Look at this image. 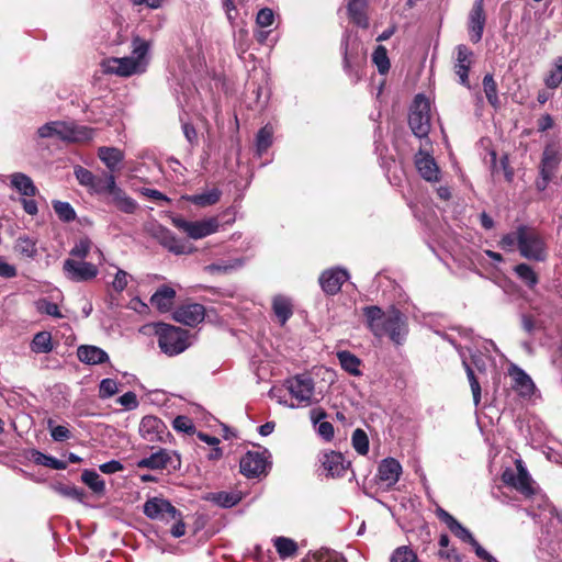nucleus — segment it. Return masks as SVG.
I'll list each match as a JSON object with an SVG mask.
<instances>
[{"instance_id":"f257e3e1","label":"nucleus","mask_w":562,"mask_h":562,"mask_svg":"<svg viewBox=\"0 0 562 562\" xmlns=\"http://www.w3.org/2000/svg\"><path fill=\"white\" fill-rule=\"evenodd\" d=\"M367 326L378 338L387 336L394 344L401 345L408 333L405 315L396 310L383 311L376 305L363 307Z\"/></svg>"},{"instance_id":"f03ea898","label":"nucleus","mask_w":562,"mask_h":562,"mask_svg":"<svg viewBox=\"0 0 562 562\" xmlns=\"http://www.w3.org/2000/svg\"><path fill=\"white\" fill-rule=\"evenodd\" d=\"M132 56L106 59L103 63L104 71L122 77L144 72L147 66L149 44L140 37H135L132 41Z\"/></svg>"},{"instance_id":"7ed1b4c3","label":"nucleus","mask_w":562,"mask_h":562,"mask_svg":"<svg viewBox=\"0 0 562 562\" xmlns=\"http://www.w3.org/2000/svg\"><path fill=\"white\" fill-rule=\"evenodd\" d=\"M41 138H52L67 143L88 142L93 138L94 130L64 121H53L37 130Z\"/></svg>"},{"instance_id":"20e7f679","label":"nucleus","mask_w":562,"mask_h":562,"mask_svg":"<svg viewBox=\"0 0 562 562\" xmlns=\"http://www.w3.org/2000/svg\"><path fill=\"white\" fill-rule=\"evenodd\" d=\"M284 385L295 403H288L286 400H282L281 396L276 394L277 391L272 389L270 394L271 396L277 397L280 404L290 408H295L306 407L314 403L315 383L310 375L296 374L286 379Z\"/></svg>"},{"instance_id":"39448f33","label":"nucleus","mask_w":562,"mask_h":562,"mask_svg":"<svg viewBox=\"0 0 562 562\" xmlns=\"http://www.w3.org/2000/svg\"><path fill=\"white\" fill-rule=\"evenodd\" d=\"M519 254L521 257L537 262L546 261L548 247L543 237L533 228L520 225Z\"/></svg>"},{"instance_id":"423d86ee","label":"nucleus","mask_w":562,"mask_h":562,"mask_svg":"<svg viewBox=\"0 0 562 562\" xmlns=\"http://www.w3.org/2000/svg\"><path fill=\"white\" fill-rule=\"evenodd\" d=\"M156 334L158 346L168 356H176L183 352L188 347V331L167 324H158Z\"/></svg>"},{"instance_id":"0eeeda50","label":"nucleus","mask_w":562,"mask_h":562,"mask_svg":"<svg viewBox=\"0 0 562 562\" xmlns=\"http://www.w3.org/2000/svg\"><path fill=\"white\" fill-rule=\"evenodd\" d=\"M408 124L418 138L427 137L430 132V102L424 94H417L411 106Z\"/></svg>"},{"instance_id":"6e6552de","label":"nucleus","mask_w":562,"mask_h":562,"mask_svg":"<svg viewBox=\"0 0 562 562\" xmlns=\"http://www.w3.org/2000/svg\"><path fill=\"white\" fill-rule=\"evenodd\" d=\"M172 224L184 232L192 239H201L216 233L220 228L217 217H209L200 221H187L180 216L171 218Z\"/></svg>"},{"instance_id":"1a4fd4ad","label":"nucleus","mask_w":562,"mask_h":562,"mask_svg":"<svg viewBox=\"0 0 562 562\" xmlns=\"http://www.w3.org/2000/svg\"><path fill=\"white\" fill-rule=\"evenodd\" d=\"M63 272L67 280L71 282H89L93 280L98 273V266L86 260H77L67 258L63 263Z\"/></svg>"},{"instance_id":"9d476101","label":"nucleus","mask_w":562,"mask_h":562,"mask_svg":"<svg viewBox=\"0 0 562 562\" xmlns=\"http://www.w3.org/2000/svg\"><path fill=\"white\" fill-rule=\"evenodd\" d=\"M181 465V460L176 451L159 449L151 453L149 457L143 458L137 462L140 469L151 470H178Z\"/></svg>"},{"instance_id":"9b49d317","label":"nucleus","mask_w":562,"mask_h":562,"mask_svg":"<svg viewBox=\"0 0 562 562\" xmlns=\"http://www.w3.org/2000/svg\"><path fill=\"white\" fill-rule=\"evenodd\" d=\"M143 512L146 517L154 520H170L181 516V513L167 499L151 497L144 504Z\"/></svg>"},{"instance_id":"f8f14e48","label":"nucleus","mask_w":562,"mask_h":562,"mask_svg":"<svg viewBox=\"0 0 562 562\" xmlns=\"http://www.w3.org/2000/svg\"><path fill=\"white\" fill-rule=\"evenodd\" d=\"M268 451H248L239 462L240 472L247 477H259L267 473Z\"/></svg>"},{"instance_id":"ddd939ff","label":"nucleus","mask_w":562,"mask_h":562,"mask_svg":"<svg viewBox=\"0 0 562 562\" xmlns=\"http://www.w3.org/2000/svg\"><path fill=\"white\" fill-rule=\"evenodd\" d=\"M349 279V273L342 268H330L319 276V285L327 295L337 294L342 284Z\"/></svg>"},{"instance_id":"4468645a","label":"nucleus","mask_w":562,"mask_h":562,"mask_svg":"<svg viewBox=\"0 0 562 562\" xmlns=\"http://www.w3.org/2000/svg\"><path fill=\"white\" fill-rule=\"evenodd\" d=\"M158 243L176 255L190 254L192 246L184 240L178 238L171 231L166 227L159 226L154 233Z\"/></svg>"},{"instance_id":"2eb2a0df","label":"nucleus","mask_w":562,"mask_h":562,"mask_svg":"<svg viewBox=\"0 0 562 562\" xmlns=\"http://www.w3.org/2000/svg\"><path fill=\"white\" fill-rule=\"evenodd\" d=\"M322 465L328 476L341 477L350 468V461L346 460L344 454L336 451H326L321 458Z\"/></svg>"},{"instance_id":"dca6fc26","label":"nucleus","mask_w":562,"mask_h":562,"mask_svg":"<svg viewBox=\"0 0 562 562\" xmlns=\"http://www.w3.org/2000/svg\"><path fill=\"white\" fill-rule=\"evenodd\" d=\"M111 187L106 195L109 196L108 203L113 204L119 211L133 214L137 209V202L126 194V192L117 186L116 180H111Z\"/></svg>"},{"instance_id":"f3484780","label":"nucleus","mask_w":562,"mask_h":562,"mask_svg":"<svg viewBox=\"0 0 562 562\" xmlns=\"http://www.w3.org/2000/svg\"><path fill=\"white\" fill-rule=\"evenodd\" d=\"M484 0H475L469 14V35L473 43L482 40L486 15L483 8Z\"/></svg>"},{"instance_id":"a211bd4d","label":"nucleus","mask_w":562,"mask_h":562,"mask_svg":"<svg viewBox=\"0 0 562 562\" xmlns=\"http://www.w3.org/2000/svg\"><path fill=\"white\" fill-rule=\"evenodd\" d=\"M205 316V308L198 303L187 304L178 307L173 313V318L188 326H196Z\"/></svg>"},{"instance_id":"6ab92c4d","label":"nucleus","mask_w":562,"mask_h":562,"mask_svg":"<svg viewBox=\"0 0 562 562\" xmlns=\"http://www.w3.org/2000/svg\"><path fill=\"white\" fill-rule=\"evenodd\" d=\"M562 161V150L554 144H547L543 148L539 164V172L555 176Z\"/></svg>"},{"instance_id":"aec40b11","label":"nucleus","mask_w":562,"mask_h":562,"mask_svg":"<svg viewBox=\"0 0 562 562\" xmlns=\"http://www.w3.org/2000/svg\"><path fill=\"white\" fill-rule=\"evenodd\" d=\"M415 165L420 177L426 181L437 182L439 180L440 170L430 155L420 150L415 157Z\"/></svg>"},{"instance_id":"412c9836","label":"nucleus","mask_w":562,"mask_h":562,"mask_svg":"<svg viewBox=\"0 0 562 562\" xmlns=\"http://www.w3.org/2000/svg\"><path fill=\"white\" fill-rule=\"evenodd\" d=\"M513 379L512 387L522 397H530L536 389L531 378L519 367L513 364L509 368Z\"/></svg>"},{"instance_id":"4be33fe9","label":"nucleus","mask_w":562,"mask_h":562,"mask_svg":"<svg viewBox=\"0 0 562 562\" xmlns=\"http://www.w3.org/2000/svg\"><path fill=\"white\" fill-rule=\"evenodd\" d=\"M436 516L440 519L449 530L458 537L461 541L467 543L474 542V537L465 527H463L452 515H450L447 510L441 507L436 509Z\"/></svg>"},{"instance_id":"5701e85b","label":"nucleus","mask_w":562,"mask_h":562,"mask_svg":"<svg viewBox=\"0 0 562 562\" xmlns=\"http://www.w3.org/2000/svg\"><path fill=\"white\" fill-rule=\"evenodd\" d=\"M402 474V465L394 458H386L381 461L378 468V476L389 487L395 485Z\"/></svg>"},{"instance_id":"b1692460","label":"nucleus","mask_w":562,"mask_h":562,"mask_svg":"<svg viewBox=\"0 0 562 562\" xmlns=\"http://www.w3.org/2000/svg\"><path fill=\"white\" fill-rule=\"evenodd\" d=\"M78 359L89 366L106 363L110 357L105 350L93 345H81L77 349Z\"/></svg>"},{"instance_id":"393cba45","label":"nucleus","mask_w":562,"mask_h":562,"mask_svg":"<svg viewBox=\"0 0 562 562\" xmlns=\"http://www.w3.org/2000/svg\"><path fill=\"white\" fill-rule=\"evenodd\" d=\"M472 50L465 45H459L457 47V61L454 65V71L459 76L460 83L469 87V70L472 64Z\"/></svg>"},{"instance_id":"a878e982","label":"nucleus","mask_w":562,"mask_h":562,"mask_svg":"<svg viewBox=\"0 0 562 562\" xmlns=\"http://www.w3.org/2000/svg\"><path fill=\"white\" fill-rule=\"evenodd\" d=\"M176 296V291L168 286L161 285L150 297V303L155 306L159 312L166 313L169 312L173 305V300Z\"/></svg>"},{"instance_id":"bb28decb","label":"nucleus","mask_w":562,"mask_h":562,"mask_svg":"<svg viewBox=\"0 0 562 562\" xmlns=\"http://www.w3.org/2000/svg\"><path fill=\"white\" fill-rule=\"evenodd\" d=\"M518 473L515 474L513 471L507 470L503 473V481L514 486L516 490L522 492V493H529L531 491L530 488V477L527 473V471L521 467V464H518Z\"/></svg>"},{"instance_id":"cd10ccee","label":"nucleus","mask_w":562,"mask_h":562,"mask_svg":"<svg viewBox=\"0 0 562 562\" xmlns=\"http://www.w3.org/2000/svg\"><path fill=\"white\" fill-rule=\"evenodd\" d=\"M10 186L23 196H35L38 192L31 177L23 172H14L10 176Z\"/></svg>"},{"instance_id":"c85d7f7f","label":"nucleus","mask_w":562,"mask_h":562,"mask_svg":"<svg viewBox=\"0 0 562 562\" xmlns=\"http://www.w3.org/2000/svg\"><path fill=\"white\" fill-rule=\"evenodd\" d=\"M368 2L366 0H349L347 10L350 20L360 27H368Z\"/></svg>"},{"instance_id":"c756f323","label":"nucleus","mask_w":562,"mask_h":562,"mask_svg":"<svg viewBox=\"0 0 562 562\" xmlns=\"http://www.w3.org/2000/svg\"><path fill=\"white\" fill-rule=\"evenodd\" d=\"M98 157L112 173L123 161L124 153L116 147L103 146L98 149Z\"/></svg>"},{"instance_id":"7c9ffc66","label":"nucleus","mask_w":562,"mask_h":562,"mask_svg":"<svg viewBox=\"0 0 562 562\" xmlns=\"http://www.w3.org/2000/svg\"><path fill=\"white\" fill-rule=\"evenodd\" d=\"M164 423L155 416H145L142 418L139 425L140 436L149 441H154L155 438L162 432Z\"/></svg>"},{"instance_id":"2f4dec72","label":"nucleus","mask_w":562,"mask_h":562,"mask_svg":"<svg viewBox=\"0 0 562 562\" xmlns=\"http://www.w3.org/2000/svg\"><path fill=\"white\" fill-rule=\"evenodd\" d=\"M272 310L281 325H284L293 314V305L291 300L283 295H277L273 299Z\"/></svg>"},{"instance_id":"473e14b6","label":"nucleus","mask_w":562,"mask_h":562,"mask_svg":"<svg viewBox=\"0 0 562 562\" xmlns=\"http://www.w3.org/2000/svg\"><path fill=\"white\" fill-rule=\"evenodd\" d=\"M221 195L222 191L217 188H213L199 194L188 195L186 199L194 205L205 207L217 203L221 199Z\"/></svg>"},{"instance_id":"72a5a7b5","label":"nucleus","mask_w":562,"mask_h":562,"mask_svg":"<svg viewBox=\"0 0 562 562\" xmlns=\"http://www.w3.org/2000/svg\"><path fill=\"white\" fill-rule=\"evenodd\" d=\"M337 358L339 360L341 368L346 372L355 376L361 374V371L359 369L361 361L357 356H355L350 351L342 350L337 352Z\"/></svg>"},{"instance_id":"f704fd0d","label":"nucleus","mask_w":562,"mask_h":562,"mask_svg":"<svg viewBox=\"0 0 562 562\" xmlns=\"http://www.w3.org/2000/svg\"><path fill=\"white\" fill-rule=\"evenodd\" d=\"M273 133V127L270 124L265 125L258 131L256 136V150L259 156L266 153L272 145Z\"/></svg>"},{"instance_id":"c9c22d12","label":"nucleus","mask_w":562,"mask_h":562,"mask_svg":"<svg viewBox=\"0 0 562 562\" xmlns=\"http://www.w3.org/2000/svg\"><path fill=\"white\" fill-rule=\"evenodd\" d=\"M209 499L221 507L229 508L241 501V495L239 492H217L212 493Z\"/></svg>"},{"instance_id":"e433bc0d","label":"nucleus","mask_w":562,"mask_h":562,"mask_svg":"<svg viewBox=\"0 0 562 562\" xmlns=\"http://www.w3.org/2000/svg\"><path fill=\"white\" fill-rule=\"evenodd\" d=\"M31 350L35 353H48L53 350L52 335L48 331L37 333L32 342Z\"/></svg>"},{"instance_id":"4c0bfd02","label":"nucleus","mask_w":562,"mask_h":562,"mask_svg":"<svg viewBox=\"0 0 562 562\" xmlns=\"http://www.w3.org/2000/svg\"><path fill=\"white\" fill-rule=\"evenodd\" d=\"M31 457L36 464L44 465L54 470H64L66 469V463L61 460H58L55 457L47 456L38 450H31Z\"/></svg>"},{"instance_id":"58836bf2","label":"nucleus","mask_w":562,"mask_h":562,"mask_svg":"<svg viewBox=\"0 0 562 562\" xmlns=\"http://www.w3.org/2000/svg\"><path fill=\"white\" fill-rule=\"evenodd\" d=\"M273 543L278 554L282 559L293 557L297 551L296 542L286 537H276Z\"/></svg>"},{"instance_id":"ea45409f","label":"nucleus","mask_w":562,"mask_h":562,"mask_svg":"<svg viewBox=\"0 0 562 562\" xmlns=\"http://www.w3.org/2000/svg\"><path fill=\"white\" fill-rule=\"evenodd\" d=\"M111 180L115 181V177L111 172H104L102 176H95L89 193L95 195H106L111 187Z\"/></svg>"},{"instance_id":"a19ab883","label":"nucleus","mask_w":562,"mask_h":562,"mask_svg":"<svg viewBox=\"0 0 562 562\" xmlns=\"http://www.w3.org/2000/svg\"><path fill=\"white\" fill-rule=\"evenodd\" d=\"M82 482L89 486L94 493L103 494L105 491V482L94 470H85L81 474Z\"/></svg>"},{"instance_id":"79ce46f5","label":"nucleus","mask_w":562,"mask_h":562,"mask_svg":"<svg viewBox=\"0 0 562 562\" xmlns=\"http://www.w3.org/2000/svg\"><path fill=\"white\" fill-rule=\"evenodd\" d=\"M483 89L488 103L497 108L499 105V98L497 94V83L494 80L493 75L486 74L483 78Z\"/></svg>"},{"instance_id":"37998d69","label":"nucleus","mask_w":562,"mask_h":562,"mask_svg":"<svg viewBox=\"0 0 562 562\" xmlns=\"http://www.w3.org/2000/svg\"><path fill=\"white\" fill-rule=\"evenodd\" d=\"M516 276L529 288L538 283V277L533 269L527 263H519L514 268Z\"/></svg>"},{"instance_id":"c03bdc74","label":"nucleus","mask_w":562,"mask_h":562,"mask_svg":"<svg viewBox=\"0 0 562 562\" xmlns=\"http://www.w3.org/2000/svg\"><path fill=\"white\" fill-rule=\"evenodd\" d=\"M562 82V56L554 60L552 69L544 78V83L549 89H555Z\"/></svg>"},{"instance_id":"a18cd8bd","label":"nucleus","mask_w":562,"mask_h":562,"mask_svg":"<svg viewBox=\"0 0 562 562\" xmlns=\"http://www.w3.org/2000/svg\"><path fill=\"white\" fill-rule=\"evenodd\" d=\"M390 562H419V560L412 548L401 546L392 552Z\"/></svg>"},{"instance_id":"49530a36","label":"nucleus","mask_w":562,"mask_h":562,"mask_svg":"<svg viewBox=\"0 0 562 562\" xmlns=\"http://www.w3.org/2000/svg\"><path fill=\"white\" fill-rule=\"evenodd\" d=\"M351 442L353 449L361 456H366L369 451V438L364 430L357 428L352 432Z\"/></svg>"},{"instance_id":"de8ad7c7","label":"nucleus","mask_w":562,"mask_h":562,"mask_svg":"<svg viewBox=\"0 0 562 562\" xmlns=\"http://www.w3.org/2000/svg\"><path fill=\"white\" fill-rule=\"evenodd\" d=\"M372 60L376 66L380 74H386L390 69V60L387 57L386 48L382 45H379L372 55Z\"/></svg>"},{"instance_id":"09e8293b","label":"nucleus","mask_w":562,"mask_h":562,"mask_svg":"<svg viewBox=\"0 0 562 562\" xmlns=\"http://www.w3.org/2000/svg\"><path fill=\"white\" fill-rule=\"evenodd\" d=\"M92 243L88 237L78 240L75 246L70 249L69 255L77 260H85L91 249Z\"/></svg>"},{"instance_id":"8fccbe9b","label":"nucleus","mask_w":562,"mask_h":562,"mask_svg":"<svg viewBox=\"0 0 562 562\" xmlns=\"http://www.w3.org/2000/svg\"><path fill=\"white\" fill-rule=\"evenodd\" d=\"M53 207L59 220L64 222H71L76 218V212L68 202L55 201Z\"/></svg>"},{"instance_id":"3c124183","label":"nucleus","mask_w":562,"mask_h":562,"mask_svg":"<svg viewBox=\"0 0 562 562\" xmlns=\"http://www.w3.org/2000/svg\"><path fill=\"white\" fill-rule=\"evenodd\" d=\"M15 250L29 258H32L36 255L35 241L27 236H20L16 239Z\"/></svg>"},{"instance_id":"603ef678","label":"nucleus","mask_w":562,"mask_h":562,"mask_svg":"<svg viewBox=\"0 0 562 562\" xmlns=\"http://www.w3.org/2000/svg\"><path fill=\"white\" fill-rule=\"evenodd\" d=\"M47 428L54 441L63 442L71 437V432L66 426L55 425L53 419L47 420Z\"/></svg>"},{"instance_id":"864d4df0","label":"nucleus","mask_w":562,"mask_h":562,"mask_svg":"<svg viewBox=\"0 0 562 562\" xmlns=\"http://www.w3.org/2000/svg\"><path fill=\"white\" fill-rule=\"evenodd\" d=\"M74 175H75L77 181L79 182V184L85 187L89 191L94 181L95 175L79 165L75 166Z\"/></svg>"},{"instance_id":"5fc2aeb1","label":"nucleus","mask_w":562,"mask_h":562,"mask_svg":"<svg viewBox=\"0 0 562 562\" xmlns=\"http://www.w3.org/2000/svg\"><path fill=\"white\" fill-rule=\"evenodd\" d=\"M36 310L41 314H46L56 318H61L63 315L59 312V307L56 303L48 301L47 299H41L36 301Z\"/></svg>"},{"instance_id":"6e6d98bb","label":"nucleus","mask_w":562,"mask_h":562,"mask_svg":"<svg viewBox=\"0 0 562 562\" xmlns=\"http://www.w3.org/2000/svg\"><path fill=\"white\" fill-rule=\"evenodd\" d=\"M119 392V383L110 378L101 380L99 384V397L109 398Z\"/></svg>"},{"instance_id":"4d7b16f0","label":"nucleus","mask_w":562,"mask_h":562,"mask_svg":"<svg viewBox=\"0 0 562 562\" xmlns=\"http://www.w3.org/2000/svg\"><path fill=\"white\" fill-rule=\"evenodd\" d=\"M519 235H520V225L516 228V231L504 235L499 241V246L502 249L506 251H513L515 247L519 249Z\"/></svg>"},{"instance_id":"13d9d810","label":"nucleus","mask_w":562,"mask_h":562,"mask_svg":"<svg viewBox=\"0 0 562 562\" xmlns=\"http://www.w3.org/2000/svg\"><path fill=\"white\" fill-rule=\"evenodd\" d=\"M463 364H464L467 375H468V379L470 382L474 405L477 406L481 402L480 383H479L477 379L475 378V374H474V371L472 370V368L465 361L463 362Z\"/></svg>"},{"instance_id":"bf43d9fd","label":"nucleus","mask_w":562,"mask_h":562,"mask_svg":"<svg viewBox=\"0 0 562 562\" xmlns=\"http://www.w3.org/2000/svg\"><path fill=\"white\" fill-rule=\"evenodd\" d=\"M463 364H464L467 375H468V379L470 382L474 405L477 406L481 402L480 383H479L477 379L475 378V374H474V371L472 370V368L465 361L463 362Z\"/></svg>"},{"instance_id":"052dcab7","label":"nucleus","mask_w":562,"mask_h":562,"mask_svg":"<svg viewBox=\"0 0 562 562\" xmlns=\"http://www.w3.org/2000/svg\"><path fill=\"white\" fill-rule=\"evenodd\" d=\"M463 364H464L467 375H468V379L470 382L474 405L477 406L481 402L480 383H479L477 379L475 378V374H474V371L472 370V368L465 361L463 362Z\"/></svg>"},{"instance_id":"680f3d73","label":"nucleus","mask_w":562,"mask_h":562,"mask_svg":"<svg viewBox=\"0 0 562 562\" xmlns=\"http://www.w3.org/2000/svg\"><path fill=\"white\" fill-rule=\"evenodd\" d=\"M172 427L175 430L184 434H193L195 430L192 419L184 415L177 416L172 422Z\"/></svg>"},{"instance_id":"e2e57ef3","label":"nucleus","mask_w":562,"mask_h":562,"mask_svg":"<svg viewBox=\"0 0 562 562\" xmlns=\"http://www.w3.org/2000/svg\"><path fill=\"white\" fill-rule=\"evenodd\" d=\"M243 259H234L224 263H212L207 266L206 269L211 272H228L243 267Z\"/></svg>"},{"instance_id":"0e129e2a","label":"nucleus","mask_w":562,"mask_h":562,"mask_svg":"<svg viewBox=\"0 0 562 562\" xmlns=\"http://www.w3.org/2000/svg\"><path fill=\"white\" fill-rule=\"evenodd\" d=\"M347 45H348L347 44V40H345L342 42V46L345 48V52H344V69L349 75L350 79L353 82H357L360 79V74H359L358 68H356L352 65V63H351V57L349 56V54L347 52Z\"/></svg>"},{"instance_id":"69168bd1","label":"nucleus","mask_w":562,"mask_h":562,"mask_svg":"<svg viewBox=\"0 0 562 562\" xmlns=\"http://www.w3.org/2000/svg\"><path fill=\"white\" fill-rule=\"evenodd\" d=\"M130 279H132L131 274H128L126 271L122 269H117L114 279L111 283L112 289L117 293L123 292L126 289Z\"/></svg>"},{"instance_id":"338daca9","label":"nucleus","mask_w":562,"mask_h":562,"mask_svg":"<svg viewBox=\"0 0 562 562\" xmlns=\"http://www.w3.org/2000/svg\"><path fill=\"white\" fill-rule=\"evenodd\" d=\"M58 492L66 496V497H70L72 499H76L78 502H82L85 496H86V493L82 488H79L75 485H64V486H60L58 488Z\"/></svg>"},{"instance_id":"774afa93","label":"nucleus","mask_w":562,"mask_h":562,"mask_svg":"<svg viewBox=\"0 0 562 562\" xmlns=\"http://www.w3.org/2000/svg\"><path fill=\"white\" fill-rule=\"evenodd\" d=\"M274 21L273 11L269 8H263L257 13L256 22L261 27H268L272 25Z\"/></svg>"}]
</instances>
